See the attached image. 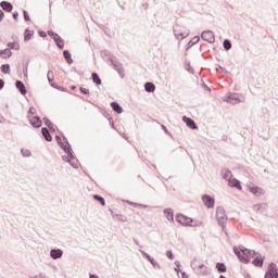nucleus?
I'll list each match as a JSON object with an SVG mask.
<instances>
[{
  "mask_svg": "<svg viewBox=\"0 0 278 278\" xmlns=\"http://www.w3.org/2000/svg\"><path fill=\"white\" fill-rule=\"evenodd\" d=\"M176 222L179 223V225H182V227H202L203 226V222L198 220V223H195L194 219L184 214H177Z\"/></svg>",
  "mask_w": 278,
  "mask_h": 278,
  "instance_id": "nucleus-1",
  "label": "nucleus"
},
{
  "mask_svg": "<svg viewBox=\"0 0 278 278\" xmlns=\"http://www.w3.org/2000/svg\"><path fill=\"white\" fill-rule=\"evenodd\" d=\"M233 253L237 255L238 260L242 262V264H249L251 258H249V254L252 253L250 249L244 248V245H240L238 248H233Z\"/></svg>",
  "mask_w": 278,
  "mask_h": 278,
  "instance_id": "nucleus-2",
  "label": "nucleus"
},
{
  "mask_svg": "<svg viewBox=\"0 0 278 278\" xmlns=\"http://www.w3.org/2000/svg\"><path fill=\"white\" fill-rule=\"evenodd\" d=\"M216 219L218 222L219 227H222L223 231L226 229L227 224V213H225V207L217 206L216 208Z\"/></svg>",
  "mask_w": 278,
  "mask_h": 278,
  "instance_id": "nucleus-3",
  "label": "nucleus"
},
{
  "mask_svg": "<svg viewBox=\"0 0 278 278\" xmlns=\"http://www.w3.org/2000/svg\"><path fill=\"white\" fill-rule=\"evenodd\" d=\"M191 268L193 270H197V273L200 277H207V275H210V269H207V266H205V264H203V263H198V265H197V264H194V261H192Z\"/></svg>",
  "mask_w": 278,
  "mask_h": 278,
  "instance_id": "nucleus-4",
  "label": "nucleus"
},
{
  "mask_svg": "<svg viewBox=\"0 0 278 278\" xmlns=\"http://www.w3.org/2000/svg\"><path fill=\"white\" fill-rule=\"evenodd\" d=\"M55 140L59 144V147H61V149L64 151V153H68L71 155V151H72V147L71 143L68 142V139L66 138V136H63V140L65 142H62V138L60 137V135L55 136Z\"/></svg>",
  "mask_w": 278,
  "mask_h": 278,
  "instance_id": "nucleus-5",
  "label": "nucleus"
},
{
  "mask_svg": "<svg viewBox=\"0 0 278 278\" xmlns=\"http://www.w3.org/2000/svg\"><path fill=\"white\" fill-rule=\"evenodd\" d=\"M264 278H278V267L277 264L270 263L267 267Z\"/></svg>",
  "mask_w": 278,
  "mask_h": 278,
  "instance_id": "nucleus-6",
  "label": "nucleus"
},
{
  "mask_svg": "<svg viewBox=\"0 0 278 278\" xmlns=\"http://www.w3.org/2000/svg\"><path fill=\"white\" fill-rule=\"evenodd\" d=\"M190 33L186 30H181L180 25H175L174 26V36L177 38V40H184V38H188Z\"/></svg>",
  "mask_w": 278,
  "mask_h": 278,
  "instance_id": "nucleus-7",
  "label": "nucleus"
},
{
  "mask_svg": "<svg viewBox=\"0 0 278 278\" xmlns=\"http://www.w3.org/2000/svg\"><path fill=\"white\" fill-rule=\"evenodd\" d=\"M142 257H144L146 260H148V262H150V264L153 266V268H156L157 270H162V266L160 265V263H157V261H155V258L151 257V255H149V253L144 252L143 250H139Z\"/></svg>",
  "mask_w": 278,
  "mask_h": 278,
  "instance_id": "nucleus-8",
  "label": "nucleus"
},
{
  "mask_svg": "<svg viewBox=\"0 0 278 278\" xmlns=\"http://www.w3.org/2000/svg\"><path fill=\"white\" fill-rule=\"evenodd\" d=\"M111 64L113 65L114 70L118 73V75L123 78L125 77V70L123 68V63L114 60V59H110Z\"/></svg>",
  "mask_w": 278,
  "mask_h": 278,
  "instance_id": "nucleus-9",
  "label": "nucleus"
},
{
  "mask_svg": "<svg viewBox=\"0 0 278 278\" xmlns=\"http://www.w3.org/2000/svg\"><path fill=\"white\" fill-rule=\"evenodd\" d=\"M202 201H203L205 207H207L208 210H212V207H214V205L216 203V200L210 194L202 195Z\"/></svg>",
  "mask_w": 278,
  "mask_h": 278,
  "instance_id": "nucleus-10",
  "label": "nucleus"
},
{
  "mask_svg": "<svg viewBox=\"0 0 278 278\" xmlns=\"http://www.w3.org/2000/svg\"><path fill=\"white\" fill-rule=\"evenodd\" d=\"M201 38L205 42H210V45H212L216 40V38L214 37V31L212 30H204L201 35Z\"/></svg>",
  "mask_w": 278,
  "mask_h": 278,
  "instance_id": "nucleus-11",
  "label": "nucleus"
},
{
  "mask_svg": "<svg viewBox=\"0 0 278 278\" xmlns=\"http://www.w3.org/2000/svg\"><path fill=\"white\" fill-rule=\"evenodd\" d=\"M184 123L189 127V129H199V126H197V122L194 119L188 117V116H182Z\"/></svg>",
  "mask_w": 278,
  "mask_h": 278,
  "instance_id": "nucleus-12",
  "label": "nucleus"
},
{
  "mask_svg": "<svg viewBox=\"0 0 278 278\" xmlns=\"http://www.w3.org/2000/svg\"><path fill=\"white\" fill-rule=\"evenodd\" d=\"M29 123L35 129H40V127H42V119H40V116H34L29 119Z\"/></svg>",
  "mask_w": 278,
  "mask_h": 278,
  "instance_id": "nucleus-13",
  "label": "nucleus"
},
{
  "mask_svg": "<svg viewBox=\"0 0 278 278\" xmlns=\"http://www.w3.org/2000/svg\"><path fill=\"white\" fill-rule=\"evenodd\" d=\"M63 255H64V251H62L61 249H52L50 251V257L52 260H60Z\"/></svg>",
  "mask_w": 278,
  "mask_h": 278,
  "instance_id": "nucleus-14",
  "label": "nucleus"
},
{
  "mask_svg": "<svg viewBox=\"0 0 278 278\" xmlns=\"http://www.w3.org/2000/svg\"><path fill=\"white\" fill-rule=\"evenodd\" d=\"M250 192H252V194H255V197H262L263 194H265L264 189L257 186L250 187Z\"/></svg>",
  "mask_w": 278,
  "mask_h": 278,
  "instance_id": "nucleus-15",
  "label": "nucleus"
},
{
  "mask_svg": "<svg viewBox=\"0 0 278 278\" xmlns=\"http://www.w3.org/2000/svg\"><path fill=\"white\" fill-rule=\"evenodd\" d=\"M15 87L21 92V94H23V96L27 94V88L25 87V84L23 81L16 80Z\"/></svg>",
  "mask_w": 278,
  "mask_h": 278,
  "instance_id": "nucleus-16",
  "label": "nucleus"
},
{
  "mask_svg": "<svg viewBox=\"0 0 278 278\" xmlns=\"http://www.w3.org/2000/svg\"><path fill=\"white\" fill-rule=\"evenodd\" d=\"M264 260H266V257H264V256H256V257L252 261V264H253V266H255L256 268H262V266H264Z\"/></svg>",
  "mask_w": 278,
  "mask_h": 278,
  "instance_id": "nucleus-17",
  "label": "nucleus"
},
{
  "mask_svg": "<svg viewBox=\"0 0 278 278\" xmlns=\"http://www.w3.org/2000/svg\"><path fill=\"white\" fill-rule=\"evenodd\" d=\"M41 134L47 142H51L53 140V137L51 136V131H49V128L42 127Z\"/></svg>",
  "mask_w": 278,
  "mask_h": 278,
  "instance_id": "nucleus-18",
  "label": "nucleus"
},
{
  "mask_svg": "<svg viewBox=\"0 0 278 278\" xmlns=\"http://www.w3.org/2000/svg\"><path fill=\"white\" fill-rule=\"evenodd\" d=\"M228 186H230V188H237V190H242V185L240 184V180L236 178L229 179Z\"/></svg>",
  "mask_w": 278,
  "mask_h": 278,
  "instance_id": "nucleus-19",
  "label": "nucleus"
},
{
  "mask_svg": "<svg viewBox=\"0 0 278 278\" xmlns=\"http://www.w3.org/2000/svg\"><path fill=\"white\" fill-rule=\"evenodd\" d=\"M66 155L70 156L68 164L73 166V168H79L78 161L75 159V155L73 154V149L71 151V154L66 153Z\"/></svg>",
  "mask_w": 278,
  "mask_h": 278,
  "instance_id": "nucleus-20",
  "label": "nucleus"
},
{
  "mask_svg": "<svg viewBox=\"0 0 278 278\" xmlns=\"http://www.w3.org/2000/svg\"><path fill=\"white\" fill-rule=\"evenodd\" d=\"M0 8H2V10H4V12H12V10H14V5H12L8 1H1L0 2Z\"/></svg>",
  "mask_w": 278,
  "mask_h": 278,
  "instance_id": "nucleus-21",
  "label": "nucleus"
},
{
  "mask_svg": "<svg viewBox=\"0 0 278 278\" xmlns=\"http://www.w3.org/2000/svg\"><path fill=\"white\" fill-rule=\"evenodd\" d=\"M111 108L113 110V112H116V114H123V106H121V104L116 101L111 103Z\"/></svg>",
  "mask_w": 278,
  "mask_h": 278,
  "instance_id": "nucleus-22",
  "label": "nucleus"
},
{
  "mask_svg": "<svg viewBox=\"0 0 278 278\" xmlns=\"http://www.w3.org/2000/svg\"><path fill=\"white\" fill-rule=\"evenodd\" d=\"M163 212H164V216L167 218V220H169V222L175 220V215H174L173 208H165Z\"/></svg>",
  "mask_w": 278,
  "mask_h": 278,
  "instance_id": "nucleus-23",
  "label": "nucleus"
},
{
  "mask_svg": "<svg viewBox=\"0 0 278 278\" xmlns=\"http://www.w3.org/2000/svg\"><path fill=\"white\" fill-rule=\"evenodd\" d=\"M225 101L227 103H231L232 105H236V103H238V94L237 93L230 94L226 97Z\"/></svg>",
  "mask_w": 278,
  "mask_h": 278,
  "instance_id": "nucleus-24",
  "label": "nucleus"
},
{
  "mask_svg": "<svg viewBox=\"0 0 278 278\" xmlns=\"http://www.w3.org/2000/svg\"><path fill=\"white\" fill-rule=\"evenodd\" d=\"M0 58H3L4 60L8 58H12V50L10 48H5L4 50H0Z\"/></svg>",
  "mask_w": 278,
  "mask_h": 278,
  "instance_id": "nucleus-25",
  "label": "nucleus"
},
{
  "mask_svg": "<svg viewBox=\"0 0 278 278\" xmlns=\"http://www.w3.org/2000/svg\"><path fill=\"white\" fill-rule=\"evenodd\" d=\"M215 268L219 274L227 273V266L225 263H216Z\"/></svg>",
  "mask_w": 278,
  "mask_h": 278,
  "instance_id": "nucleus-26",
  "label": "nucleus"
},
{
  "mask_svg": "<svg viewBox=\"0 0 278 278\" xmlns=\"http://www.w3.org/2000/svg\"><path fill=\"white\" fill-rule=\"evenodd\" d=\"M53 41L55 42L58 49H64V39H62V37H60V35H58L56 38L53 39Z\"/></svg>",
  "mask_w": 278,
  "mask_h": 278,
  "instance_id": "nucleus-27",
  "label": "nucleus"
},
{
  "mask_svg": "<svg viewBox=\"0 0 278 278\" xmlns=\"http://www.w3.org/2000/svg\"><path fill=\"white\" fill-rule=\"evenodd\" d=\"M31 36H34V31H31L29 28H26L24 31V42H29V40H31Z\"/></svg>",
  "mask_w": 278,
  "mask_h": 278,
  "instance_id": "nucleus-28",
  "label": "nucleus"
},
{
  "mask_svg": "<svg viewBox=\"0 0 278 278\" xmlns=\"http://www.w3.org/2000/svg\"><path fill=\"white\" fill-rule=\"evenodd\" d=\"M144 90H146V92H155V84L150 83V81L146 83Z\"/></svg>",
  "mask_w": 278,
  "mask_h": 278,
  "instance_id": "nucleus-29",
  "label": "nucleus"
},
{
  "mask_svg": "<svg viewBox=\"0 0 278 278\" xmlns=\"http://www.w3.org/2000/svg\"><path fill=\"white\" fill-rule=\"evenodd\" d=\"M201 40V37L195 36L193 37L188 43H187V51L188 49H191L192 47H194V45H197V42H199Z\"/></svg>",
  "mask_w": 278,
  "mask_h": 278,
  "instance_id": "nucleus-30",
  "label": "nucleus"
},
{
  "mask_svg": "<svg viewBox=\"0 0 278 278\" xmlns=\"http://www.w3.org/2000/svg\"><path fill=\"white\" fill-rule=\"evenodd\" d=\"M91 79L93 81V84H96V86H101V77H99V74L93 72L91 74Z\"/></svg>",
  "mask_w": 278,
  "mask_h": 278,
  "instance_id": "nucleus-31",
  "label": "nucleus"
},
{
  "mask_svg": "<svg viewBox=\"0 0 278 278\" xmlns=\"http://www.w3.org/2000/svg\"><path fill=\"white\" fill-rule=\"evenodd\" d=\"M63 56L67 64H73V56L71 55V52L68 50L63 51Z\"/></svg>",
  "mask_w": 278,
  "mask_h": 278,
  "instance_id": "nucleus-32",
  "label": "nucleus"
},
{
  "mask_svg": "<svg viewBox=\"0 0 278 278\" xmlns=\"http://www.w3.org/2000/svg\"><path fill=\"white\" fill-rule=\"evenodd\" d=\"M7 47L9 49H13L14 51H18L21 49V46L18 45V42L14 41V42H8Z\"/></svg>",
  "mask_w": 278,
  "mask_h": 278,
  "instance_id": "nucleus-33",
  "label": "nucleus"
},
{
  "mask_svg": "<svg viewBox=\"0 0 278 278\" xmlns=\"http://www.w3.org/2000/svg\"><path fill=\"white\" fill-rule=\"evenodd\" d=\"M94 201H98V203H100V205L105 206V198L101 197L100 194H94L93 195Z\"/></svg>",
  "mask_w": 278,
  "mask_h": 278,
  "instance_id": "nucleus-34",
  "label": "nucleus"
},
{
  "mask_svg": "<svg viewBox=\"0 0 278 278\" xmlns=\"http://www.w3.org/2000/svg\"><path fill=\"white\" fill-rule=\"evenodd\" d=\"M223 47L225 51H231V41L229 39H225L223 42Z\"/></svg>",
  "mask_w": 278,
  "mask_h": 278,
  "instance_id": "nucleus-35",
  "label": "nucleus"
},
{
  "mask_svg": "<svg viewBox=\"0 0 278 278\" xmlns=\"http://www.w3.org/2000/svg\"><path fill=\"white\" fill-rule=\"evenodd\" d=\"M1 73H4V75H10V64H3L1 65Z\"/></svg>",
  "mask_w": 278,
  "mask_h": 278,
  "instance_id": "nucleus-36",
  "label": "nucleus"
},
{
  "mask_svg": "<svg viewBox=\"0 0 278 278\" xmlns=\"http://www.w3.org/2000/svg\"><path fill=\"white\" fill-rule=\"evenodd\" d=\"M50 86L52 88H55L56 90H61V92H66V88L62 87V86H59L58 84L55 83H51Z\"/></svg>",
  "mask_w": 278,
  "mask_h": 278,
  "instance_id": "nucleus-37",
  "label": "nucleus"
},
{
  "mask_svg": "<svg viewBox=\"0 0 278 278\" xmlns=\"http://www.w3.org/2000/svg\"><path fill=\"white\" fill-rule=\"evenodd\" d=\"M223 178L226 179V181L229 182V179H231V170L226 169L224 175H223Z\"/></svg>",
  "mask_w": 278,
  "mask_h": 278,
  "instance_id": "nucleus-38",
  "label": "nucleus"
},
{
  "mask_svg": "<svg viewBox=\"0 0 278 278\" xmlns=\"http://www.w3.org/2000/svg\"><path fill=\"white\" fill-rule=\"evenodd\" d=\"M21 153H22L23 157H31V151H29V150L22 149Z\"/></svg>",
  "mask_w": 278,
  "mask_h": 278,
  "instance_id": "nucleus-39",
  "label": "nucleus"
},
{
  "mask_svg": "<svg viewBox=\"0 0 278 278\" xmlns=\"http://www.w3.org/2000/svg\"><path fill=\"white\" fill-rule=\"evenodd\" d=\"M48 36H50V38L54 40L58 38L59 35L53 30H48Z\"/></svg>",
  "mask_w": 278,
  "mask_h": 278,
  "instance_id": "nucleus-40",
  "label": "nucleus"
},
{
  "mask_svg": "<svg viewBox=\"0 0 278 278\" xmlns=\"http://www.w3.org/2000/svg\"><path fill=\"white\" fill-rule=\"evenodd\" d=\"M43 123L46 127H51L53 125V123H51V119L48 117H43Z\"/></svg>",
  "mask_w": 278,
  "mask_h": 278,
  "instance_id": "nucleus-41",
  "label": "nucleus"
},
{
  "mask_svg": "<svg viewBox=\"0 0 278 278\" xmlns=\"http://www.w3.org/2000/svg\"><path fill=\"white\" fill-rule=\"evenodd\" d=\"M51 75H53V71L49 70V71H48V74H47V77H48V81H49L50 85L53 84V83H52V81H53V78H51Z\"/></svg>",
  "mask_w": 278,
  "mask_h": 278,
  "instance_id": "nucleus-42",
  "label": "nucleus"
},
{
  "mask_svg": "<svg viewBox=\"0 0 278 278\" xmlns=\"http://www.w3.org/2000/svg\"><path fill=\"white\" fill-rule=\"evenodd\" d=\"M166 257L168 260H175V255L173 254V251H170V250L166 251Z\"/></svg>",
  "mask_w": 278,
  "mask_h": 278,
  "instance_id": "nucleus-43",
  "label": "nucleus"
},
{
  "mask_svg": "<svg viewBox=\"0 0 278 278\" xmlns=\"http://www.w3.org/2000/svg\"><path fill=\"white\" fill-rule=\"evenodd\" d=\"M101 55H104L105 58H112V52H110L108 50H103V51H101Z\"/></svg>",
  "mask_w": 278,
  "mask_h": 278,
  "instance_id": "nucleus-44",
  "label": "nucleus"
},
{
  "mask_svg": "<svg viewBox=\"0 0 278 278\" xmlns=\"http://www.w3.org/2000/svg\"><path fill=\"white\" fill-rule=\"evenodd\" d=\"M23 14H24V20L26 21V22H29V21H31V18L29 17V12H27V11H23Z\"/></svg>",
  "mask_w": 278,
  "mask_h": 278,
  "instance_id": "nucleus-45",
  "label": "nucleus"
},
{
  "mask_svg": "<svg viewBox=\"0 0 278 278\" xmlns=\"http://www.w3.org/2000/svg\"><path fill=\"white\" fill-rule=\"evenodd\" d=\"M186 71H188V73H191V75H194V68H192L190 64L186 66Z\"/></svg>",
  "mask_w": 278,
  "mask_h": 278,
  "instance_id": "nucleus-46",
  "label": "nucleus"
},
{
  "mask_svg": "<svg viewBox=\"0 0 278 278\" xmlns=\"http://www.w3.org/2000/svg\"><path fill=\"white\" fill-rule=\"evenodd\" d=\"M80 92H83V94H90V90L84 87L79 88Z\"/></svg>",
  "mask_w": 278,
  "mask_h": 278,
  "instance_id": "nucleus-47",
  "label": "nucleus"
},
{
  "mask_svg": "<svg viewBox=\"0 0 278 278\" xmlns=\"http://www.w3.org/2000/svg\"><path fill=\"white\" fill-rule=\"evenodd\" d=\"M253 210H254V212H260V210H262V204H255L253 206Z\"/></svg>",
  "mask_w": 278,
  "mask_h": 278,
  "instance_id": "nucleus-48",
  "label": "nucleus"
},
{
  "mask_svg": "<svg viewBox=\"0 0 278 278\" xmlns=\"http://www.w3.org/2000/svg\"><path fill=\"white\" fill-rule=\"evenodd\" d=\"M62 160H63V162H71V156L67 154V155H63L62 156Z\"/></svg>",
  "mask_w": 278,
  "mask_h": 278,
  "instance_id": "nucleus-49",
  "label": "nucleus"
},
{
  "mask_svg": "<svg viewBox=\"0 0 278 278\" xmlns=\"http://www.w3.org/2000/svg\"><path fill=\"white\" fill-rule=\"evenodd\" d=\"M162 129H163V131H165V134H166L167 136H172V135H170V131H168V128H166L165 125H162Z\"/></svg>",
  "mask_w": 278,
  "mask_h": 278,
  "instance_id": "nucleus-50",
  "label": "nucleus"
},
{
  "mask_svg": "<svg viewBox=\"0 0 278 278\" xmlns=\"http://www.w3.org/2000/svg\"><path fill=\"white\" fill-rule=\"evenodd\" d=\"M28 114H36V108L31 106L29 110H28Z\"/></svg>",
  "mask_w": 278,
  "mask_h": 278,
  "instance_id": "nucleus-51",
  "label": "nucleus"
},
{
  "mask_svg": "<svg viewBox=\"0 0 278 278\" xmlns=\"http://www.w3.org/2000/svg\"><path fill=\"white\" fill-rule=\"evenodd\" d=\"M252 253L249 254V257H255V255H260V253L255 252L254 250H251Z\"/></svg>",
  "mask_w": 278,
  "mask_h": 278,
  "instance_id": "nucleus-52",
  "label": "nucleus"
},
{
  "mask_svg": "<svg viewBox=\"0 0 278 278\" xmlns=\"http://www.w3.org/2000/svg\"><path fill=\"white\" fill-rule=\"evenodd\" d=\"M4 86L5 81L2 78H0V90H3Z\"/></svg>",
  "mask_w": 278,
  "mask_h": 278,
  "instance_id": "nucleus-53",
  "label": "nucleus"
},
{
  "mask_svg": "<svg viewBox=\"0 0 278 278\" xmlns=\"http://www.w3.org/2000/svg\"><path fill=\"white\" fill-rule=\"evenodd\" d=\"M39 36H40V38H47V33L43 30H40Z\"/></svg>",
  "mask_w": 278,
  "mask_h": 278,
  "instance_id": "nucleus-54",
  "label": "nucleus"
},
{
  "mask_svg": "<svg viewBox=\"0 0 278 278\" xmlns=\"http://www.w3.org/2000/svg\"><path fill=\"white\" fill-rule=\"evenodd\" d=\"M5 13L0 9V23L3 21Z\"/></svg>",
  "mask_w": 278,
  "mask_h": 278,
  "instance_id": "nucleus-55",
  "label": "nucleus"
},
{
  "mask_svg": "<svg viewBox=\"0 0 278 278\" xmlns=\"http://www.w3.org/2000/svg\"><path fill=\"white\" fill-rule=\"evenodd\" d=\"M13 18H14V21H18V12L17 11L13 12Z\"/></svg>",
  "mask_w": 278,
  "mask_h": 278,
  "instance_id": "nucleus-56",
  "label": "nucleus"
},
{
  "mask_svg": "<svg viewBox=\"0 0 278 278\" xmlns=\"http://www.w3.org/2000/svg\"><path fill=\"white\" fill-rule=\"evenodd\" d=\"M48 130L51 131V134H54L55 128L53 127V124L51 126H48Z\"/></svg>",
  "mask_w": 278,
  "mask_h": 278,
  "instance_id": "nucleus-57",
  "label": "nucleus"
},
{
  "mask_svg": "<svg viewBox=\"0 0 278 278\" xmlns=\"http://www.w3.org/2000/svg\"><path fill=\"white\" fill-rule=\"evenodd\" d=\"M174 264H175L176 268H181V263L179 261H175Z\"/></svg>",
  "mask_w": 278,
  "mask_h": 278,
  "instance_id": "nucleus-58",
  "label": "nucleus"
},
{
  "mask_svg": "<svg viewBox=\"0 0 278 278\" xmlns=\"http://www.w3.org/2000/svg\"><path fill=\"white\" fill-rule=\"evenodd\" d=\"M130 205H139V207H147V205H144V204H137V203H134V202H130Z\"/></svg>",
  "mask_w": 278,
  "mask_h": 278,
  "instance_id": "nucleus-59",
  "label": "nucleus"
},
{
  "mask_svg": "<svg viewBox=\"0 0 278 278\" xmlns=\"http://www.w3.org/2000/svg\"><path fill=\"white\" fill-rule=\"evenodd\" d=\"M181 277H182V278H189V277H188V274H186V271H182V273H181Z\"/></svg>",
  "mask_w": 278,
  "mask_h": 278,
  "instance_id": "nucleus-60",
  "label": "nucleus"
},
{
  "mask_svg": "<svg viewBox=\"0 0 278 278\" xmlns=\"http://www.w3.org/2000/svg\"><path fill=\"white\" fill-rule=\"evenodd\" d=\"M175 273H177V275H179V273H181V269H179V267L174 268Z\"/></svg>",
  "mask_w": 278,
  "mask_h": 278,
  "instance_id": "nucleus-61",
  "label": "nucleus"
},
{
  "mask_svg": "<svg viewBox=\"0 0 278 278\" xmlns=\"http://www.w3.org/2000/svg\"><path fill=\"white\" fill-rule=\"evenodd\" d=\"M222 73H227V70L223 68V66H219Z\"/></svg>",
  "mask_w": 278,
  "mask_h": 278,
  "instance_id": "nucleus-62",
  "label": "nucleus"
},
{
  "mask_svg": "<svg viewBox=\"0 0 278 278\" xmlns=\"http://www.w3.org/2000/svg\"><path fill=\"white\" fill-rule=\"evenodd\" d=\"M135 244H137V247H140V243L138 242V240L134 239Z\"/></svg>",
  "mask_w": 278,
  "mask_h": 278,
  "instance_id": "nucleus-63",
  "label": "nucleus"
},
{
  "mask_svg": "<svg viewBox=\"0 0 278 278\" xmlns=\"http://www.w3.org/2000/svg\"><path fill=\"white\" fill-rule=\"evenodd\" d=\"M24 75H27V67L23 71Z\"/></svg>",
  "mask_w": 278,
  "mask_h": 278,
  "instance_id": "nucleus-64",
  "label": "nucleus"
}]
</instances>
